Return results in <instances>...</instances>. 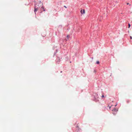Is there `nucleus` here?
<instances>
[{"label":"nucleus","instance_id":"obj_8","mask_svg":"<svg viewBox=\"0 0 132 132\" xmlns=\"http://www.w3.org/2000/svg\"><path fill=\"white\" fill-rule=\"evenodd\" d=\"M127 5H129H129H130H130H131V4H129V3H127Z\"/></svg>","mask_w":132,"mask_h":132},{"label":"nucleus","instance_id":"obj_9","mask_svg":"<svg viewBox=\"0 0 132 132\" xmlns=\"http://www.w3.org/2000/svg\"><path fill=\"white\" fill-rule=\"evenodd\" d=\"M130 38L131 39H132V37L131 36H130Z\"/></svg>","mask_w":132,"mask_h":132},{"label":"nucleus","instance_id":"obj_4","mask_svg":"<svg viewBox=\"0 0 132 132\" xmlns=\"http://www.w3.org/2000/svg\"><path fill=\"white\" fill-rule=\"evenodd\" d=\"M42 8L43 9V10L44 11H45V10L44 8V7H42Z\"/></svg>","mask_w":132,"mask_h":132},{"label":"nucleus","instance_id":"obj_2","mask_svg":"<svg viewBox=\"0 0 132 132\" xmlns=\"http://www.w3.org/2000/svg\"><path fill=\"white\" fill-rule=\"evenodd\" d=\"M81 13V14H84L85 13V10L84 9L81 10L80 11Z\"/></svg>","mask_w":132,"mask_h":132},{"label":"nucleus","instance_id":"obj_11","mask_svg":"<svg viewBox=\"0 0 132 132\" xmlns=\"http://www.w3.org/2000/svg\"><path fill=\"white\" fill-rule=\"evenodd\" d=\"M64 7H65V8H67V7L66 6H64Z\"/></svg>","mask_w":132,"mask_h":132},{"label":"nucleus","instance_id":"obj_5","mask_svg":"<svg viewBox=\"0 0 132 132\" xmlns=\"http://www.w3.org/2000/svg\"><path fill=\"white\" fill-rule=\"evenodd\" d=\"M69 35H67V39H66V40H67L68 39V38H69Z\"/></svg>","mask_w":132,"mask_h":132},{"label":"nucleus","instance_id":"obj_6","mask_svg":"<svg viewBox=\"0 0 132 132\" xmlns=\"http://www.w3.org/2000/svg\"><path fill=\"white\" fill-rule=\"evenodd\" d=\"M96 63L97 64H98L99 63V62L98 61H97L96 62Z\"/></svg>","mask_w":132,"mask_h":132},{"label":"nucleus","instance_id":"obj_7","mask_svg":"<svg viewBox=\"0 0 132 132\" xmlns=\"http://www.w3.org/2000/svg\"><path fill=\"white\" fill-rule=\"evenodd\" d=\"M128 28H129L130 26V24L129 23H128Z\"/></svg>","mask_w":132,"mask_h":132},{"label":"nucleus","instance_id":"obj_3","mask_svg":"<svg viewBox=\"0 0 132 132\" xmlns=\"http://www.w3.org/2000/svg\"><path fill=\"white\" fill-rule=\"evenodd\" d=\"M113 111H116V112L117 111H118V110L117 109H116L115 108L114 109L112 110Z\"/></svg>","mask_w":132,"mask_h":132},{"label":"nucleus","instance_id":"obj_10","mask_svg":"<svg viewBox=\"0 0 132 132\" xmlns=\"http://www.w3.org/2000/svg\"><path fill=\"white\" fill-rule=\"evenodd\" d=\"M102 97H104V95H102Z\"/></svg>","mask_w":132,"mask_h":132},{"label":"nucleus","instance_id":"obj_1","mask_svg":"<svg viewBox=\"0 0 132 132\" xmlns=\"http://www.w3.org/2000/svg\"><path fill=\"white\" fill-rule=\"evenodd\" d=\"M38 9V7H37L35 5V7L34 10V12H36Z\"/></svg>","mask_w":132,"mask_h":132}]
</instances>
